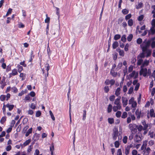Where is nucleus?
<instances>
[{"mask_svg":"<svg viewBox=\"0 0 155 155\" xmlns=\"http://www.w3.org/2000/svg\"><path fill=\"white\" fill-rule=\"evenodd\" d=\"M138 72L134 71L130 74L128 76H127L126 78L127 80H130L131 78L135 79L138 78Z\"/></svg>","mask_w":155,"mask_h":155,"instance_id":"nucleus-1","label":"nucleus"},{"mask_svg":"<svg viewBox=\"0 0 155 155\" xmlns=\"http://www.w3.org/2000/svg\"><path fill=\"white\" fill-rule=\"evenodd\" d=\"M150 43L148 41H144L142 44L140 45V47L142 49V51H145L148 50V48L150 46Z\"/></svg>","mask_w":155,"mask_h":155,"instance_id":"nucleus-2","label":"nucleus"},{"mask_svg":"<svg viewBox=\"0 0 155 155\" xmlns=\"http://www.w3.org/2000/svg\"><path fill=\"white\" fill-rule=\"evenodd\" d=\"M143 68L141 67V69L140 72V75H143L144 77H146L147 74L150 75V70H148L147 71V68Z\"/></svg>","mask_w":155,"mask_h":155,"instance_id":"nucleus-3","label":"nucleus"},{"mask_svg":"<svg viewBox=\"0 0 155 155\" xmlns=\"http://www.w3.org/2000/svg\"><path fill=\"white\" fill-rule=\"evenodd\" d=\"M129 104L131 105L132 107L134 108H135L137 105V103L136 102L134 101V98L132 97L129 101Z\"/></svg>","mask_w":155,"mask_h":155,"instance_id":"nucleus-4","label":"nucleus"},{"mask_svg":"<svg viewBox=\"0 0 155 155\" xmlns=\"http://www.w3.org/2000/svg\"><path fill=\"white\" fill-rule=\"evenodd\" d=\"M129 127L132 133L135 132L137 130V126L135 124H130L129 125Z\"/></svg>","mask_w":155,"mask_h":155,"instance_id":"nucleus-5","label":"nucleus"},{"mask_svg":"<svg viewBox=\"0 0 155 155\" xmlns=\"http://www.w3.org/2000/svg\"><path fill=\"white\" fill-rule=\"evenodd\" d=\"M139 133L137 134L135 137V140L137 143L140 141L142 139L141 138L142 136Z\"/></svg>","mask_w":155,"mask_h":155,"instance_id":"nucleus-6","label":"nucleus"},{"mask_svg":"<svg viewBox=\"0 0 155 155\" xmlns=\"http://www.w3.org/2000/svg\"><path fill=\"white\" fill-rule=\"evenodd\" d=\"M118 134V131L117 129H115L114 132L113 134V138L114 140H115L117 139Z\"/></svg>","mask_w":155,"mask_h":155,"instance_id":"nucleus-7","label":"nucleus"},{"mask_svg":"<svg viewBox=\"0 0 155 155\" xmlns=\"http://www.w3.org/2000/svg\"><path fill=\"white\" fill-rule=\"evenodd\" d=\"M113 107V110L114 112L117 111L118 110H120L121 109V104L116 105Z\"/></svg>","mask_w":155,"mask_h":155,"instance_id":"nucleus-8","label":"nucleus"},{"mask_svg":"<svg viewBox=\"0 0 155 155\" xmlns=\"http://www.w3.org/2000/svg\"><path fill=\"white\" fill-rule=\"evenodd\" d=\"M105 83L106 85H109L110 84L111 85H112L114 84L115 81L112 79L110 81L108 80H106Z\"/></svg>","mask_w":155,"mask_h":155,"instance_id":"nucleus-9","label":"nucleus"},{"mask_svg":"<svg viewBox=\"0 0 155 155\" xmlns=\"http://www.w3.org/2000/svg\"><path fill=\"white\" fill-rule=\"evenodd\" d=\"M146 55V57H148L150 56L151 53V51L150 50H147L145 51H142Z\"/></svg>","mask_w":155,"mask_h":155,"instance_id":"nucleus-10","label":"nucleus"},{"mask_svg":"<svg viewBox=\"0 0 155 155\" xmlns=\"http://www.w3.org/2000/svg\"><path fill=\"white\" fill-rule=\"evenodd\" d=\"M122 101L123 106L125 107L127 104L128 100L127 98L123 97H122Z\"/></svg>","mask_w":155,"mask_h":155,"instance_id":"nucleus-11","label":"nucleus"},{"mask_svg":"<svg viewBox=\"0 0 155 155\" xmlns=\"http://www.w3.org/2000/svg\"><path fill=\"white\" fill-rule=\"evenodd\" d=\"M147 143V140H146L143 141V144L141 147V150L146 149Z\"/></svg>","mask_w":155,"mask_h":155,"instance_id":"nucleus-12","label":"nucleus"},{"mask_svg":"<svg viewBox=\"0 0 155 155\" xmlns=\"http://www.w3.org/2000/svg\"><path fill=\"white\" fill-rule=\"evenodd\" d=\"M18 74V73L16 69H14L12 70V73L9 74V77L10 78L12 77V76H14Z\"/></svg>","mask_w":155,"mask_h":155,"instance_id":"nucleus-13","label":"nucleus"},{"mask_svg":"<svg viewBox=\"0 0 155 155\" xmlns=\"http://www.w3.org/2000/svg\"><path fill=\"white\" fill-rule=\"evenodd\" d=\"M135 114L137 116V117L138 119H139L140 117V115L141 114V111L139 109H137L136 110Z\"/></svg>","mask_w":155,"mask_h":155,"instance_id":"nucleus-14","label":"nucleus"},{"mask_svg":"<svg viewBox=\"0 0 155 155\" xmlns=\"http://www.w3.org/2000/svg\"><path fill=\"white\" fill-rule=\"evenodd\" d=\"M131 147V146H128L126 148L125 150V153L126 155L128 154L130 152V148Z\"/></svg>","mask_w":155,"mask_h":155,"instance_id":"nucleus-15","label":"nucleus"},{"mask_svg":"<svg viewBox=\"0 0 155 155\" xmlns=\"http://www.w3.org/2000/svg\"><path fill=\"white\" fill-rule=\"evenodd\" d=\"M150 114L151 117H155V111L153 109H152L150 110Z\"/></svg>","mask_w":155,"mask_h":155,"instance_id":"nucleus-16","label":"nucleus"},{"mask_svg":"<svg viewBox=\"0 0 155 155\" xmlns=\"http://www.w3.org/2000/svg\"><path fill=\"white\" fill-rule=\"evenodd\" d=\"M117 51L119 53V55L122 56H124V51L123 50H121L120 49H118L117 50Z\"/></svg>","mask_w":155,"mask_h":155,"instance_id":"nucleus-17","label":"nucleus"},{"mask_svg":"<svg viewBox=\"0 0 155 155\" xmlns=\"http://www.w3.org/2000/svg\"><path fill=\"white\" fill-rule=\"evenodd\" d=\"M149 61H147L146 60H145L144 62L143 63L141 67H143L145 66H147L149 64Z\"/></svg>","mask_w":155,"mask_h":155,"instance_id":"nucleus-18","label":"nucleus"},{"mask_svg":"<svg viewBox=\"0 0 155 155\" xmlns=\"http://www.w3.org/2000/svg\"><path fill=\"white\" fill-rule=\"evenodd\" d=\"M6 107L8 108L9 110H11L14 107L13 105H11L9 104H7L6 105Z\"/></svg>","mask_w":155,"mask_h":155,"instance_id":"nucleus-19","label":"nucleus"},{"mask_svg":"<svg viewBox=\"0 0 155 155\" xmlns=\"http://www.w3.org/2000/svg\"><path fill=\"white\" fill-rule=\"evenodd\" d=\"M120 97H118L117 99H116L114 102V104L115 105H118L120 104Z\"/></svg>","mask_w":155,"mask_h":155,"instance_id":"nucleus-20","label":"nucleus"},{"mask_svg":"<svg viewBox=\"0 0 155 155\" xmlns=\"http://www.w3.org/2000/svg\"><path fill=\"white\" fill-rule=\"evenodd\" d=\"M113 49H115L118 46V43L117 41L114 42L113 44Z\"/></svg>","mask_w":155,"mask_h":155,"instance_id":"nucleus-21","label":"nucleus"},{"mask_svg":"<svg viewBox=\"0 0 155 155\" xmlns=\"http://www.w3.org/2000/svg\"><path fill=\"white\" fill-rule=\"evenodd\" d=\"M120 88L119 87L117 88L116 89L115 91V94L117 96H118L120 95Z\"/></svg>","mask_w":155,"mask_h":155,"instance_id":"nucleus-22","label":"nucleus"},{"mask_svg":"<svg viewBox=\"0 0 155 155\" xmlns=\"http://www.w3.org/2000/svg\"><path fill=\"white\" fill-rule=\"evenodd\" d=\"M143 6V4L142 3L140 2L138 4V5L136 6V8L137 9H139L141 8Z\"/></svg>","mask_w":155,"mask_h":155,"instance_id":"nucleus-23","label":"nucleus"},{"mask_svg":"<svg viewBox=\"0 0 155 155\" xmlns=\"http://www.w3.org/2000/svg\"><path fill=\"white\" fill-rule=\"evenodd\" d=\"M32 131V128H31L29 129L26 133V134H25L26 136V137L28 136L30 133H31Z\"/></svg>","mask_w":155,"mask_h":155,"instance_id":"nucleus-24","label":"nucleus"},{"mask_svg":"<svg viewBox=\"0 0 155 155\" xmlns=\"http://www.w3.org/2000/svg\"><path fill=\"white\" fill-rule=\"evenodd\" d=\"M31 139H28L27 140H26L23 143V145L24 146H25L27 145H28L29 143L31 142Z\"/></svg>","mask_w":155,"mask_h":155,"instance_id":"nucleus-25","label":"nucleus"},{"mask_svg":"<svg viewBox=\"0 0 155 155\" xmlns=\"http://www.w3.org/2000/svg\"><path fill=\"white\" fill-rule=\"evenodd\" d=\"M128 25L129 26H132L133 25V21L132 19H129L128 21Z\"/></svg>","mask_w":155,"mask_h":155,"instance_id":"nucleus-26","label":"nucleus"},{"mask_svg":"<svg viewBox=\"0 0 155 155\" xmlns=\"http://www.w3.org/2000/svg\"><path fill=\"white\" fill-rule=\"evenodd\" d=\"M124 73V76H125L127 74V66H126L123 71Z\"/></svg>","mask_w":155,"mask_h":155,"instance_id":"nucleus-27","label":"nucleus"},{"mask_svg":"<svg viewBox=\"0 0 155 155\" xmlns=\"http://www.w3.org/2000/svg\"><path fill=\"white\" fill-rule=\"evenodd\" d=\"M121 37L120 35L117 34L115 35L114 37V39L115 40H117L119 39Z\"/></svg>","mask_w":155,"mask_h":155,"instance_id":"nucleus-28","label":"nucleus"},{"mask_svg":"<svg viewBox=\"0 0 155 155\" xmlns=\"http://www.w3.org/2000/svg\"><path fill=\"white\" fill-rule=\"evenodd\" d=\"M142 124L143 126V130H146L148 127V125L146 124V123L145 121L143 122Z\"/></svg>","mask_w":155,"mask_h":155,"instance_id":"nucleus-29","label":"nucleus"},{"mask_svg":"<svg viewBox=\"0 0 155 155\" xmlns=\"http://www.w3.org/2000/svg\"><path fill=\"white\" fill-rule=\"evenodd\" d=\"M112 109V106L111 104L109 105L107 108V112L108 113H110Z\"/></svg>","mask_w":155,"mask_h":155,"instance_id":"nucleus-30","label":"nucleus"},{"mask_svg":"<svg viewBox=\"0 0 155 155\" xmlns=\"http://www.w3.org/2000/svg\"><path fill=\"white\" fill-rule=\"evenodd\" d=\"M126 36L125 35H123L121 38V40L123 42H125L126 41Z\"/></svg>","mask_w":155,"mask_h":155,"instance_id":"nucleus-31","label":"nucleus"},{"mask_svg":"<svg viewBox=\"0 0 155 155\" xmlns=\"http://www.w3.org/2000/svg\"><path fill=\"white\" fill-rule=\"evenodd\" d=\"M108 121L109 123L110 124L114 122V119L113 118H109L108 119Z\"/></svg>","mask_w":155,"mask_h":155,"instance_id":"nucleus-32","label":"nucleus"},{"mask_svg":"<svg viewBox=\"0 0 155 155\" xmlns=\"http://www.w3.org/2000/svg\"><path fill=\"white\" fill-rule=\"evenodd\" d=\"M49 112L52 120L54 121V120H55V118L51 110H50Z\"/></svg>","mask_w":155,"mask_h":155,"instance_id":"nucleus-33","label":"nucleus"},{"mask_svg":"<svg viewBox=\"0 0 155 155\" xmlns=\"http://www.w3.org/2000/svg\"><path fill=\"white\" fill-rule=\"evenodd\" d=\"M143 62V60L141 58L139 59L137 62V64L138 65H141Z\"/></svg>","mask_w":155,"mask_h":155,"instance_id":"nucleus-34","label":"nucleus"},{"mask_svg":"<svg viewBox=\"0 0 155 155\" xmlns=\"http://www.w3.org/2000/svg\"><path fill=\"white\" fill-rule=\"evenodd\" d=\"M133 35L132 34H130V35H129L127 37V40L129 41H130L133 38Z\"/></svg>","mask_w":155,"mask_h":155,"instance_id":"nucleus-35","label":"nucleus"},{"mask_svg":"<svg viewBox=\"0 0 155 155\" xmlns=\"http://www.w3.org/2000/svg\"><path fill=\"white\" fill-rule=\"evenodd\" d=\"M128 137L127 136H124L123 139V142L124 143H127Z\"/></svg>","mask_w":155,"mask_h":155,"instance_id":"nucleus-36","label":"nucleus"},{"mask_svg":"<svg viewBox=\"0 0 155 155\" xmlns=\"http://www.w3.org/2000/svg\"><path fill=\"white\" fill-rule=\"evenodd\" d=\"M133 68L134 67L133 65H130L128 68V72L130 73L132 72L133 70Z\"/></svg>","mask_w":155,"mask_h":155,"instance_id":"nucleus-37","label":"nucleus"},{"mask_svg":"<svg viewBox=\"0 0 155 155\" xmlns=\"http://www.w3.org/2000/svg\"><path fill=\"white\" fill-rule=\"evenodd\" d=\"M33 149V146L32 145H30L29 146L27 150V152L28 153H30L32 150V149Z\"/></svg>","mask_w":155,"mask_h":155,"instance_id":"nucleus-38","label":"nucleus"},{"mask_svg":"<svg viewBox=\"0 0 155 155\" xmlns=\"http://www.w3.org/2000/svg\"><path fill=\"white\" fill-rule=\"evenodd\" d=\"M143 127L141 125L138 126L137 127L138 130L140 132L141 131L143 130Z\"/></svg>","mask_w":155,"mask_h":155,"instance_id":"nucleus-39","label":"nucleus"},{"mask_svg":"<svg viewBox=\"0 0 155 155\" xmlns=\"http://www.w3.org/2000/svg\"><path fill=\"white\" fill-rule=\"evenodd\" d=\"M121 112L120 111H117L116 113V116L117 117H120Z\"/></svg>","mask_w":155,"mask_h":155,"instance_id":"nucleus-40","label":"nucleus"},{"mask_svg":"<svg viewBox=\"0 0 155 155\" xmlns=\"http://www.w3.org/2000/svg\"><path fill=\"white\" fill-rule=\"evenodd\" d=\"M127 113L126 112H124L123 113V114L122 115L121 117L122 118H125L127 117Z\"/></svg>","mask_w":155,"mask_h":155,"instance_id":"nucleus-41","label":"nucleus"},{"mask_svg":"<svg viewBox=\"0 0 155 155\" xmlns=\"http://www.w3.org/2000/svg\"><path fill=\"white\" fill-rule=\"evenodd\" d=\"M115 146L116 148H118L120 145V143L119 141H116L114 143Z\"/></svg>","mask_w":155,"mask_h":155,"instance_id":"nucleus-42","label":"nucleus"},{"mask_svg":"<svg viewBox=\"0 0 155 155\" xmlns=\"http://www.w3.org/2000/svg\"><path fill=\"white\" fill-rule=\"evenodd\" d=\"M138 152L136 150H133L132 151V155H137L138 154Z\"/></svg>","mask_w":155,"mask_h":155,"instance_id":"nucleus-43","label":"nucleus"},{"mask_svg":"<svg viewBox=\"0 0 155 155\" xmlns=\"http://www.w3.org/2000/svg\"><path fill=\"white\" fill-rule=\"evenodd\" d=\"M151 46L152 48L155 47V41H150Z\"/></svg>","mask_w":155,"mask_h":155,"instance_id":"nucleus-44","label":"nucleus"},{"mask_svg":"<svg viewBox=\"0 0 155 155\" xmlns=\"http://www.w3.org/2000/svg\"><path fill=\"white\" fill-rule=\"evenodd\" d=\"M6 119L5 117H3L0 120V122L1 124H3L6 121Z\"/></svg>","mask_w":155,"mask_h":155,"instance_id":"nucleus-45","label":"nucleus"},{"mask_svg":"<svg viewBox=\"0 0 155 155\" xmlns=\"http://www.w3.org/2000/svg\"><path fill=\"white\" fill-rule=\"evenodd\" d=\"M154 141L153 140H150L148 142L149 145L150 146H151L153 145L154 144Z\"/></svg>","mask_w":155,"mask_h":155,"instance_id":"nucleus-46","label":"nucleus"},{"mask_svg":"<svg viewBox=\"0 0 155 155\" xmlns=\"http://www.w3.org/2000/svg\"><path fill=\"white\" fill-rule=\"evenodd\" d=\"M153 132H151V131H150L148 133V135L150 137L152 138L153 137Z\"/></svg>","mask_w":155,"mask_h":155,"instance_id":"nucleus-47","label":"nucleus"},{"mask_svg":"<svg viewBox=\"0 0 155 155\" xmlns=\"http://www.w3.org/2000/svg\"><path fill=\"white\" fill-rule=\"evenodd\" d=\"M129 46V45L128 44H127L124 48V50L125 51H127L128 50V48Z\"/></svg>","mask_w":155,"mask_h":155,"instance_id":"nucleus-48","label":"nucleus"},{"mask_svg":"<svg viewBox=\"0 0 155 155\" xmlns=\"http://www.w3.org/2000/svg\"><path fill=\"white\" fill-rule=\"evenodd\" d=\"M12 11V9L11 8H9L7 12V14L6 15V16H7L9 14H11Z\"/></svg>","mask_w":155,"mask_h":155,"instance_id":"nucleus-49","label":"nucleus"},{"mask_svg":"<svg viewBox=\"0 0 155 155\" xmlns=\"http://www.w3.org/2000/svg\"><path fill=\"white\" fill-rule=\"evenodd\" d=\"M133 89L134 87H130L129 89V90L128 93L129 94H131L133 91Z\"/></svg>","mask_w":155,"mask_h":155,"instance_id":"nucleus-50","label":"nucleus"},{"mask_svg":"<svg viewBox=\"0 0 155 155\" xmlns=\"http://www.w3.org/2000/svg\"><path fill=\"white\" fill-rule=\"evenodd\" d=\"M131 17V15L130 14L125 16V19L126 20H127L129 19Z\"/></svg>","mask_w":155,"mask_h":155,"instance_id":"nucleus-51","label":"nucleus"},{"mask_svg":"<svg viewBox=\"0 0 155 155\" xmlns=\"http://www.w3.org/2000/svg\"><path fill=\"white\" fill-rule=\"evenodd\" d=\"M145 149V150H144V151L149 153H150L151 151V149L150 147H147V148H146V149Z\"/></svg>","mask_w":155,"mask_h":155,"instance_id":"nucleus-52","label":"nucleus"},{"mask_svg":"<svg viewBox=\"0 0 155 155\" xmlns=\"http://www.w3.org/2000/svg\"><path fill=\"white\" fill-rule=\"evenodd\" d=\"M150 77H152L154 78V80L155 81V70L153 71V72L151 74Z\"/></svg>","mask_w":155,"mask_h":155,"instance_id":"nucleus-53","label":"nucleus"},{"mask_svg":"<svg viewBox=\"0 0 155 155\" xmlns=\"http://www.w3.org/2000/svg\"><path fill=\"white\" fill-rule=\"evenodd\" d=\"M122 12L124 15H126L128 13V10L126 9H124L122 10Z\"/></svg>","mask_w":155,"mask_h":155,"instance_id":"nucleus-54","label":"nucleus"},{"mask_svg":"<svg viewBox=\"0 0 155 155\" xmlns=\"http://www.w3.org/2000/svg\"><path fill=\"white\" fill-rule=\"evenodd\" d=\"M23 70L22 67L19 65L18 66V71L19 72H20Z\"/></svg>","mask_w":155,"mask_h":155,"instance_id":"nucleus-55","label":"nucleus"},{"mask_svg":"<svg viewBox=\"0 0 155 155\" xmlns=\"http://www.w3.org/2000/svg\"><path fill=\"white\" fill-rule=\"evenodd\" d=\"M25 74H24L23 73H21L20 74V77L21 78H22L21 79L22 81L24 80L25 79V78L24 77L25 76Z\"/></svg>","mask_w":155,"mask_h":155,"instance_id":"nucleus-56","label":"nucleus"},{"mask_svg":"<svg viewBox=\"0 0 155 155\" xmlns=\"http://www.w3.org/2000/svg\"><path fill=\"white\" fill-rule=\"evenodd\" d=\"M144 16L143 15H140L138 18V20L139 21H141L142 20Z\"/></svg>","mask_w":155,"mask_h":155,"instance_id":"nucleus-57","label":"nucleus"},{"mask_svg":"<svg viewBox=\"0 0 155 155\" xmlns=\"http://www.w3.org/2000/svg\"><path fill=\"white\" fill-rule=\"evenodd\" d=\"M139 56L141 58H144L145 57H146V55L144 53L143 51L142 53L140 54Z\"/></svg>","mask_w":155,"mask_h":155,"instance_id":"nucleus-58","label":"nucleus"},{"mask_svg":"<svg viewBox=\"0 0 155 155\" xmlns=\"http://www.w3.org/2000/svg\"><path fill=\"white\" fill-rule=\"evenodd\" d=\"M104 91L105 92L107 93L108 92L109 90V88L108 86H106L104 87Z\"/></svg>","mask_w":155,"mask_h":155,"instance_id":"nucleus-59","label":"nucleus"},{"mask_svg":"<svg viewBox=\"0 0 155 155\" xmlns=\"http://www.w3.org/2000/svg\"><path fill=\"white\" fill-rule=\"evenodd\" d=\"M12 91L13 92L16 93L18 91L17 89L15 87H13L12 88Z\"/></svg>","mask_w":155,"mask_h":155,"instance_id":"nucleus-60","label":"nucleus"},{"mask_svg":"<svg viewBox=\"0 0 155 155\" xmlns=\"http://www.w3.org/2000/svg\"><path fill=\"white\" fill-rule=\"evenodd\" d=\"M6 98V96L5 95H2L0 97V99L2 101H4Z\"/></svg>","mask_w":155,"mask_h":155,"instance_id":"nucleus-61","label":"nucleus"},{"mask_svg":"<svg viewBox=\"0 0 155 155\" xmlns=\"http://www.w3.org/2000/svg\"><path fill=\"white\" fill-rule=\"evenodd\" d=\"M142 41V40L140 38L138 39L137 41V43L138 44H140Z\"/></svg>","mask_w":155,"mask_h":155,"instance_id":"nucleus-62","label":"nucleus"},{"mask_svg":"<svg viewBox=\"0 0 155 155\" xmlns=\"http://www.w3.org/2000/svg\"><path fill=\"white\" fill-rule=\"evenodd\" d=\"M11 149H12L11 146L10 145H9L8 146L6 147V150L7 151H9L10 150H11Z\"/></svg>","mask_w":155,"mask_h":155,"instance_id":"nucleus-63","label":"nucleus"},{"mask_svg":"<svg viewBox=\"0 0 155 155\" xmlns=\"http://www.w3.org/2000/svg\"><path fill=\"white\" fill-rule=\"evenodd\" d=\"M115 96L114 95H112L109 97V100L110 101H113L115 99Z\"/></svg>","mask_w":155,"mask_h":155,"instance_id":"nucleus-64","label":"nucleus"}]
</instances>
